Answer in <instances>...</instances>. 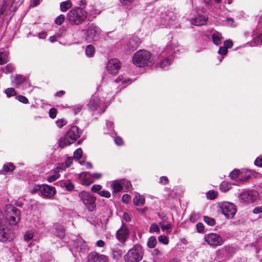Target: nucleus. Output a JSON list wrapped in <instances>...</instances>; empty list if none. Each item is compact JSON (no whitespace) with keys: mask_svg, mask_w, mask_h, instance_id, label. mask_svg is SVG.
<instances>
[{"mask_svg":"<svg viewBox=\"0 0 262 262\" xmlns=\"http://www.w3.org/2000/svg\"><path fill=\"white\" fill-rule=\"evenodd\" d=\"M81 135L79 128L76 126H73L66 133L64 137L59 141V146L63 147L74 143Z\"/></svg>","mask_w":262,"mask_h":262,"instance_id":"nucleus-1","label":"nucleus"},{"mask_svg":"<svg viewBox=\"0 0 262 262\" xmlns=\"http://www.w3.org/2000/svg\"><path fill=\"white\" fill-rule=\"evenodd\" d=\"M143 254L142 247L140 245H136L124 255V259L125 262H139L142 259Z\"/></svg>","mask_w":262,"mask_h":262,"instance_id":"nucleus-2","label":"nucleus"},{"mask_svg":"<svg viewBox=\"0 0 262 262\" xmlns=\"http://www.w3.org/2000/svg\"><path fill=\"white\" fill-rule=\"evenodd\" d=\"M133 62L139 67L147 66L151 62V54L145 50H139L133 56Z\"/></svg>","mask_w":262,"mask_h":262,"instance_id":"nucleus-3","label":"nucleus"},{"mask_svg":"<svg viewBox=\"0 0 262 262\" xmlns=\"http://www.w3.org/2000/svg\"><path fill=\"white\" fill-rule=\"evenodd\" d=\"M86 12L80 8H74L71 10L68 14L69 20L75 25H78L82 23L86 18Z\"/></svg>","mask_w":262,"mask_h":262,"instance_id":"nucleus-4","label":"nucleus"},{"mask_svg":"<svg viewBox=\"0 0 262 262\" xmlns=\"http://www.w3.org/2000/svg\"><path fill=\"white\" fill-rule=\"evenodd\" d=\"M6 218L10 225L16 226L20 219V212L17 208L10 205L7 207Z\"/></svg>","mask_w":262,"mask_h":262,"instance_id":"nucleus-5","label":"nucleus"},{"mask_svg":"<svg viewBox=\"0 0 262 262\" xmlns=\"http://www.w3.org/2000/svg\"><path fill=\"white\" fill-rule=\"evenodd\" d=\"M79 196L89 211L93 212L95 210L96 199L93 196L88 192L81 191L79 193Z\"/></svg>","mask_w":262,"mask_h":262,"instance_id":"nucleus-6","label":"nucleus"},{"mask_svg":"<svg viewBox=\"0 0 262 262\" xmlns=\"http://www.w3.org/2000/svg\"><path fill=\"white\" fill-rule=\"evenodd\" d=\"M88 106L89 110L95 114H101L104 112L106 107L104 103L96 96H92Z\"/></svg>","mask_w":262,"mask_h":262,"instance_id":"nucleus-7","label":"nucleus"},{"mask_svg":"<svg viewBox=\"0 0 262 262\" xmlns=\"http://www.w3.org/2000/svg\"><path fill=\"white\" fill-rule=\"evenodd\" d=\"M56 190L54 187L48 185H36L34 186V193L38 192L45 198H50L55 193Z\"/></svg>","mask_w":262,"mask_h":262,"instance_id":"nucleus-8","label":"nucleus"},{"mask_svg":"<svg viewBox=\"0 0 262 262\" xmlns=\"http://www.w3.org/2000/svg\"><path fill=\"white\" fill-rule=\"evenodd\" d=\"M221 211L227 219H232L236 212V207L233 203L224 202L220 205Z\"/></svg>","mask_w":262,"mask_h":262,"instance_id":"nucleus-9","label":"nucleus"},{"mask_svg":"<svg viewBox=\"0 0 262 262\" xmlns=\"http://www.w3.org/2000/svg\"><path fill=\"white\" fill-rule=\"evenodd\" d=\"M15 10L12 8L9 2H5L0 9V19L7 21L10 20Z\"/></svg>","mask_w":262,"mask_h":262,"instance_id":"nucleus-10","label":"nucleus"},{"mask_svg":"<svg viewBox=\"0 0 262 262\" xmlns=\"http://www.w3.org/2000/svg\"><path fill=\"white\" fill-rule=\"evenodd\" d=\"M205 241L209 245L212 246H220L222 245L224 241L217 233H210L205 235Z\"/></svg>","mask_w":262,"mask_h":262,"instance_id":"nucleus-11","label":"nucleus"},{"mask_svg":"<svg viewBox=\"0 0 262 262\" xmlns=\"http://www.w3.org/2000/svg\"><path fill=\"white\" fill-rule=\"evenodd\" d=\"M176 50H177L175 48H173L170 43H168L166 47L165 50H164L163 54H165V55H167L168 57L164 59L163 61H161V62L160 64V67L161 68H163L167 66H168L170 64L172 58L170 57V55L172 54L173 53H175L176 52Z\"/></svg>","mask_w":262,"mask_h":262,"instance_id":"nucleus-12","label":"nucleus"},{"mask_svg":"<svg viewBox=\"0 0 262 262\" xmlns=\"http://www.w3.org/2000/svg\"><path fill=\"white\" fill-rule=\"evenodd\" d=\"M87 258L88 262H108L107 256L96 252H90Z\"/></svg>","mask_w":262,"mask_h":262,"instance_id":"nucleus-13","label":"nucleus"},{"mask_svg":"<svg viewBox=\"0 0 262 262\" xmlns=\"http://www.w3.org/2000/svg\"><path fill=\"white\" fill-rule=\"evenodd\" d=\"M12 83L16 88H20L22 90H24L27 86H30V84L28 82L27 79L19 75H16L12 79Z\"/></svg>","mask_w":262,"mask_h":262,"instance_id":"nucleus-14","label":"nucleus"},{"mask_svg":"<svg viewBox=\"0 0 262 262\" xmlns=\"http://www.w3.org/2000/svg\"><path fill=\"white\" fill-rule=\"evenodd\" d=\"M257 197V193L255 191H246L240 195V199L243 202L251 203L254 202Z\"/></svg>","mask_w":262,"mask_h":262,"instance_id":"nucleus-15","label":"nucleus"},{"mask_svg":"<svg viewBox=\"0 0 262 262\" xmlns=\"http://www.w3.org/2000/svg\"><path fill=\"white\" fill-rule=\"evenodd\" d=\"M129 231L128 228L125 226H122V227L117 230L116 232L117 239L123 245L124 243L128 238Z\"/></svg>","mask_w":262,"mask_h":262,"instance_id":"nucleus-16","label":"nucleus"},{"mask_svg":"<svg viewBox=\"0 0 262 262\" xmlns=\"http://www.w3.org/2000/svg\"><path fill=\"white\" fill-rule=\"evenodd\" d=\"M120 67L119 60L117 58L112 59L107 63V71L111 74L117 73Z\"/></svg>","mask_w":262,"mask_h":262,"instance_id":"nucleus-17","label":"nucleus"},{"mask_svg":"<svg viewBox=\"0 0 262 262\" xmlns=\"http://www.w3.org/2000/svg\"><path fill=\"white\" fill-rule=\"evenodd\" d=\"M176 17V14L172 9L165 10L161 14V18L164 20V23H169L170 21L174 20Z\"/></svg>","mask_w":262,"mask_h":262,"instance_id":"nucleus-18","label":"nucleus"},{"mask_svg":"<svg viewBox=\"0 0 262 262\" xmlns=\"http://www.w3.org/2000/svg\"><path fill=\"white\" fill-rule=\"evenodd\" d=\"M79 178L83 185L88 186L93 182L92 174L88 172H83L79 174Z\"/></svg>","mask_w":262,"mask_h":262,"instance_id":"nucleus-19","label":"nucleus"},{"mask_svg":"<svg viewBox=\"0 0 262 262\" xmlns=\"http://www.w3.org/2000/svg\"><path fill=\"white\" fill-rule=\"evenodd\" d=\"M141 43V39L137 37H134L129 40L127 43L128 50L129 51H133L136 50Z\"/></svg>","mask_w":262,"mask_h":262,"instance_id":"nucleus-20","label":"nucleus"},{"mask_svg":"<svg viewBox=\"0 0 262 262\" xmlns=\"http://www.w3.org/2000/svg\"><path fill=\"white\" fill-rule=\"evenodd\" d=\"M208 17L204 15H198L192 19V23L195 26H201L206 24Z\"/></svg>","mask_w":262,"mask_h":262,"instance_id":"nucleus-21","label":"nucleus"},{"mask_svg":"<svg viewBox=\"0 0 262 262\" xmlns=\"http://www.w3.org/2000/svg\"><path fill=\"white\" fill-rule=\"evenodd\" d=\"M145 198L143 195L137 193L133 199V203L136 206L143 205L145 203Z\"/></svg>","mask_w":262,"mask_h":262,"instance_id":"nucleus-22","label":"nucleus"},{"mask_svg":"<svg viewBox=\"0 0 262 262\" xmlns=\"http://www.w3.org/2000/svg\"><path fill=\"white\" fill-rule=\"evenodd\" d=\"M8 58L7 49H1L0 50V65L7 63Z\"/></svg>","mask_w":262,"mask_h":262,"instance_id":"nucleus-23","label":"nucleus"},{"mask_svg":"<svg viewBox=\"0 0 262 262\" xmlns=\"http://www.w3.org/2000/svg\"><path fill=\"white\" fill-rule=\"evenodd\" d=\"M242 173L239 170L234 169L232 171L230 174L229 177L232 180H242ZM246 179H242L243 181L246 180Z\"/></svg>","mask_w":262,"mask_h":262,"instance_id":"nucleus-24","label":"nucleus"},{"mask_svg":"<svg viewBox=\"0 0 262 262\" xmlns=\"http://www.w3.org/2000/svg\"><path fill=\"white\" fill-rule=\"evenodd\" d=\"M159 225L161 226V228L163 231L166 232V233L168 234L171 232L172 225L169 222H166L163 224V222H159Z\"/></svg>","mask_w":262,"mask_h":262,"instance_id":"nucleus-25","label":"nucleus"},{"mask_svg":"<svg viewBox=\"0 0 262 262\" xmlns=\"http://www.w3.org/2000/svg\"><path fill=\"white\" fill-rule=\"evenodd\" d=\"M72 6V4L71 2L69 0L66 1L65 2H61L60 4V10L62 12L66 11L67 10L71 8Z\"/></svg>","mask_w":262,"mask_h":262,"instance_id":"nucleus-26","label":"nucleus"},{"mask_svg":"<svg viewBox=\"0 0 262 262\" xmlns=\"http://www.w3.org/2000/svg\"><path fill=\"white\" fill-rule=\"evenodd\" d=\"M3 169L5 174L9 172L13 171L15 169V166L12 163H8L5 164L3 166Z\"/></svg>","mask_w":262,"mask_h":262,"instance_id":"nucleus-27","label":"nucleus"},{"mask_svg":"<svg viewBox=\"0 0 262 262\" xmlns=\"http://www.w3.org/2000/svg\"><path fill=\"white\" fill-rule=\"evenodd\" d=\"M85 40L88 42H92L98 40L99 38V34H86Z\"/></svg>","mask_w":262,"mask_h":262,"instance_id":"nucleus-28","label":"nucleus"},{"mask_svg":"<svg viewBox=\"0 0 262 262\" xmlns=\"http://www.w3.org/2000/svg\"><path fill=\"white\" fill-rule=\"evenodd\" d=\"M112 188L113 189V192L116 193L121 191L123 187L119 182L115 181L112 183Z\"/></svg>","mask_w":262,"mask_h":262,"instance_id":"nucleus-29","label":"nucleus"},{"mask_svg":"<svg viewBox=\"0 0 262 262\" xmlns=\"http://www.w3.org/2000/svg\"><path fill=\"white\" fill-rule=\"evenodd\" d=\"M212 39L213 43L215 45L219 46L222 43L223 37L221 35V34H212Z\"/></svg>","mask_w":262,"mask_h":262,"instance_id":"nucleus-30","label":"nucleus"},{"mask_svg":"<svg viewBox=\"0 0 262 262\" xmlns=\"http://www.w3.org/2000/svg\"><path fill=\"white\" fill-rule=\"evenodd\" d=\"M117 83H121L123 84H130L131 83L130 80L128 78H124L122 77H119L115 81V82H112V85H116Z\"/></svg>","mask_w":262,"mask_h":262,"instance_id":"nucleus-31","label":"nucleus"},{"mask_svg":"<svg viewBox=\"0 0 262 262\" xmlns=\"http://www.w3.org/2000/svg\"><path fill=\"white\" fill-rule=\"evenodd\" d=\"M122 255V251L121 250L115 248L112 250V256L114 259L116 260L119 259Z\"/></svg>","mask_w":262,"mask_h":262,"instance_id":"nucleus-32","label":"nucleus"},{"mask_svg":"<svg viewBox=\"0 0 262 262\" xmlns=\"http://www.w3.org/2000/svg\"><path fill=\"white\" fill-rule=\"evenodd\" d=\"M231 188V185L226 181L223 182L220 186V190L223 192L229 190Z\"/></svg>","mask_w":262,"mask_h":262,"instance_id":"nucleus-33","label":"nucleus"},{"mask_svg":"<svg viewBox=\"0 0 262 262\" xmlns=\"http://www.w3.org/2000/svg\"><path fill=\"white\" fill-rule=\"evenodd\" d=\"M95 48L92 45H88L85 48V54L88 57H92L95 53Z\"/></svg>","mask_w":262,"mask_h":262,"instance_id":"nucleus-34","label":"nucleus"},{"mask_svg":"<svg viewBox=\"0 0 262 262\" xmlns=\"http://www.w3.org/2000/svg\"><path fill=\"white\" fill-rule=\"evenodd\" d=\"M147 246L149 248H154L157 244V239L155 236L150 237L147 241Z\"/></svg>","mask_w":262,"mask_h":262,"instance_id":"nucleus-35","label":"nucleus"},{"mask_svg":"<svg viewBox=\"0 0 262 262\" xmlns=\"http://www.w3.org/2000/svg\"><path fill=\"white\" fill-rule=\"evenodd\" d=\"M5 93L6 94L7 97H10L11 96H15L16 94L15 89L13 88H10L6 89L5 90Z\"/></svg>","mask_w":262,"mask_h":262,"instance_id":"nucleus-36","label":"nucleus"},{"mask_svg":"<svg viewBox=\"0 0 262 262\" xmlns=\"http://www.w3.org/2000/svg\"><path fill=\"white\" fill-rule=\"evenodd\" d=\"M23 1L24 0H13L10 5L11 7L16 11L17 8L21 4Z\"/></svg>","mask_w":262,"mask_h":262,"instance_id":"nucleus-37","label":"nucleus"},{"mask_svg":"<svg viewBox=\"0 0 262 262\" xmlns=\"http://www.w3.org/2000/svg\"><path fill=\"white\" fill-rule=\"evenodd\" d=\"M59 176L60 174L58 172H55L53 174L48 177L47 180L49 182L51 183L57 180L59 178Z\"/></svg>","mask_w":262,"mask_h":262,"instance_id":"nucleus-38","label":"nucleus"},{"mask_svg":"<svg viewBox=\"0 0 262 262\" xmlns=\"http://www.w3.org/2000/svg\"><path fill=\"white\" fill-rule=\"evenodd\" d=\"M224 24L229 27H234L235 26L234 20L232 18H227L224 20Z\"/></svg>","mask_w":262,"mask_h":262,"instance_id":"nucleus-39","label":"nucleus"},{"mask_svg":"<svg viewBox=\"0 0 262 262\" xmlns=\"http://www.w3.org/2000/svg\"><path fill=\"white\" fill-rule=\"evenodd\" d=\"M89 31L90 33H99L101 30L95 25L91 24L89 27Z\"/></svg>","mask_w":262,"mask_h":262,"instance_id":"nucleus-40","label":"nucleus"},{"mask_svg":"<svg viewBox=\"0 0 262 262\" xmlns=\"http://www.w3.org/2000/svg\"><path fill=\"white\" fill-rule=\"evenodd\" d=\"M253 46H258L262 44V34H259L255 38L253 39Z\"/></svg>","mask_w":262,"mask_h":262,"instance_id":"nucleus-41","label":"nucleus"},{"mask_svg":"<svg viewBox=\"0 0 262 262\" xmlns=\"http://www.w3.org/2000/svg\"><path fill=\"white\" fill-rule=\"evenodd\" d=\"M204 221L209 226H213L215 224V220L208 216H204Z\"/></svg>","mask_w":262,"mask_h":262,"instance_id":"nucleus-42","label":"nucleus"},{"mask_svg":"<svg viewBox=\"0 0 262 262\" xmlns=\"http://www.w3.org/2000/svg\"><path fill=\"white\" fill-rule=\"evenodd\" d=\"M82 151L81 149L78 148L75 150V151L74 153V159H76L77 160H78L82 157Z\"/></svg>","mask_w":262,"mask_h":262,"instance_id":"nucleus-43","label":"nucleus"},{"mask_svg":"<svg viewBox=\"0 0 262 262\" xmlns=\"http://www.w3.org/2000/svg\"><path fill=\"white\" fill-rule=\"evenodd\" d=\"M149 232L150 233L158 232L160 233V228L158 225L156 224H152L149 229Z\"/></svg>","mask_w":262,"mask_h":262,"instance_id":"nucleus-44","label":"nucleus"},{"mask_svg":"<svg viewBox=\"0 0 262 262\" xmlns=\"http://www.w3.org/2000/svg\"><path fill=\"white\" fill-rule=\"evenodd\" d=\"M159 242L164 244L167 245L169 243L168 238L165 235H160L158 238Z\"/></svg>","mask_w":262,"mask_h":262,"instance_id":"nucleus-45","label":"nucleus"},{"mask_svg":"<svg viewBox=\"0 0 262 262\" xmlns=\"http://www.w3.org/2000/svg\"><path fill=\"white\" fill-rule=\"evenodd\" d=\"M64 19V15L61 14L56 18L55 22L57 25H60L63 23Z\"/></svg>","mask_w":262,"mask_h":262,"instance_id":"nucleus-46","label":"nucleus"},{"mask_svg":"<svg viewBox=\"0 0 262 262\" xmlns=\"http://www.w3.org/2000/svg\"><path fill=\"white\" fill-rule=\"evenodd\" d=\"M67 121L63 119H58L56 121V124L59 128H61L67 124Z\"/></svg>","mask_w":262,"mask_h":262,"instance_id":"nucleus-47","label":"nucleus"},{"mask_svg":"<svg viewBox=\"0 0 262 262\" xmlns=\"http://www.w3.org/2000/svg\"><path fill=\"white\" fill-rule=\"evenodd\" d=\"M216 195H217L216 192H215L214 191H211V190L209 191L206 194L207 198L210 200L214 199L215 198V197L216 196Z\"/></svg>","mask_w":262,"mask_h":262,"instance_id":"nucleus-48","label":"nucleus"},{"mask_svg":"<svg viewBox=\"0 0 262 262\" xmlns=\"http://www.w3.org/2000/svg\"><path fill=\"white\" fill-rule=\"evenodd\" d=\"M35 227L36 229L35 230L36 233H41L44 231V225L43 223L39 224L38 226L35 225Z\"/></svg>","mask_w":262,"mask_h":262,"instance_id":"nucleus-49","label":"nucleus"},{"mask_svg":"<svg viewBox=\"0 0 262 262\" xmlns=\"http://www.w3.org/2000/svg\"><path fill=\"white\" fill-rule=\"evenodd\" d=\"M57 110L55 108H51L50 110H49V116L52 118V119H54L56 115H57Z\"/></svg>","mask_w":262,"mask_h":262,"instance_id":"nucleus-50","label":"nucleus"},{"mask_svg":"<svg viewBox=\"0 0 262 262\" xmlns=\"http://www.w3.org/2000/svg\"><path fill=\"white\" fill-rule=\"evenodd\" d=\"M16 99L18 100L19 102L25 104L27 103L28 101V99L26 97L21 95L16 96Z\"/></svg>","mask_w":262,"mask_h":262,"instance_id":"nucleus-51","label":"nucleus"},{"mask_svg":"<svg viewBox=\"0 0 262 262\" xmlns=\"http://www.w3.org/2000/svg\"><path fill=\"white\" fill-rule=\"evenodd\" d=\"M99 194L102 196L106 198H109L111 196V193L107 190H102L99 192Z\"/></svg>","mask_w":262,"mask_h":262,"instance_id":"nucleus-52","label":"nucleus"},{"mask_svg":"<svg viewBox=\"0 0 262 262\" xmlns=\"http://www.w3.org/2000/svg\"><path fill=\"white\" fill-rule=\"evenodd\" d=\"M5 70H4V71L6 73H10V72H12L14 69V68L13 67V66L11 64H8L5 67Z\"/></svg>","mask_w":262,"mask_h":262,"instance_id":"nucleus-53","label":"nucleus"},{"mask_svg":"<svg viewBox=\"0 0 262 262\" xmlns=\"http://www.w3.org/2000/svg\"><path fill=\"white\" fill-rule=\"evenodd\" d=\"M101 189V186L100 185H94L91 188V190L94 192H99Z\"/></svg>","mask_w":262,"mask_h":262,"instance_id":"nucleus-54","label":"nucleus"},{"mask_svg":"<svg viewBox=\"0 0 262 262\" xmlns=\"http://www.w3.org/2000/svg\"><path fill=\"white\" fill-rule=\"evenodd\" d=\"M224 47L227 49L231 48L233 46V42L231 40H227L224 42Z\"/></svg>","mask_w":262,"mask_h":262,"instance_id":"nucleus-55","label":"nucleus"},{"mask_svg":"<svg viewBox=\"0 0 262 262\" xmlns=\"http://www.w3.org/2000/svg\"><path fill=\"white\" fill-rule=\"evenodd\" d=\"M227 49L224 47H220L218 51V53L221 55H225L227 53Z\"/></svg>","mask_w":262,"mask_h":262,"instance_id":"nucleus-56","label":"nucleus"},{"mask_svg":"<svg viewBox=\"0 0 262 262\" xmlns=\"http://www.w3.org/2000/svg\"><path fill=\"white\" fill-rule=\"evenodd\" d=\"M158 216L162 220L161 222H163V224L166 223V222H168L167 221V216L164 213H158Z\"/></svg>","mask_w":262,"mask_h":262,"instance_id":"nucleus-57","label":"nucleus"},{"mask_svg":"<svg viewBox=\"0 0 262 262\" xmlns=\"http://www.w3.org/2000/svg\"><path fill=\"white\" fill-rule=\"evenodd\" d=\"M106 125L108 128V130L113 131L114 129V124L111 121H107L106 122Z\"/></svg>","mask_w":262,"mask_h":262,"instance_id":"nucleus-58","label":"nucleus"},{"mask_svg":"<svg viewBox=\"0 0 262 262\" xmlns=\"http://www.w3.org/2000/svg\"><path fill=\"white\" fill-rule=\"evenodd\" d=\"M115 143L118 145H121L123 144V140L120 137H116L114 138Z\"/></svg>","mask_w":262,"mask_h":262,"instance_id":"nucleus-59","label":"nucleus"},{"mask_svg":"<svg viewBox=\"0 0 262 262\" xmlns=\"http://www.w3.org/2000/svg\"><path fill=\"white\" fill-rule=\"evenodd\" d=\"M197 230L199 232H202L204 231V227L202 223H199L196 225Z\"/></svg>","mask_w":262,"mask_h":262,"instance_id":"nucleus-60","label":"nucleus"},{"mask_svg":"<svg viewBox=\"0 0 262 262\" xmlns=\"http://www.w3.org/2000/svg\"><path fill=\"white\" fill-rule=\"evenodd\" d=\"M56 235L59 237L62 238L64 236V231L62 228H61L59 230V231H57L55 233Z\"/></svg>","mask_w":262,"mask_h":262,"instance_id":"nucleus-61","label":"nucleus"},{"mask_svg":"<svg viewBox=\"0 0 262 262\" xmlns=\"http://www.w3.org/2000/svg\"><path fill=\"white\" fill-rule=\"evenodd\" d=\"M168 182V179L166 177H161L160 179V183L163 185H165Z\"/></svg>","mask_w":262,"mask_h":262,"instance_id":"nucleus-62","label":"nucleus"},{"mask_svg":"<svg viewBox=\"0 0 262 262\" xmlns=\"http://www.w3.org/2000/svg\"><path fill=\"white\" fill-rule=\"evenodd\" d=\"M33 238V233H26L24 236L25 240L27 242L30 241Z\"/></svg>","mask_w":262,"mask_h":262,"instance_id":"nucleus-63","label":"nucleus"},{"mask_svg":"<svg viewBox=\"0 0 262 262\" xmlns=\"http://www.w3.org/2000/svg\"><path fill=\"white\" fill-rule=\"evenodd\" d=\"M255 165L262 167V158H257L254 161Z\"/></svg>","mask_w":262,"mask_h":262,"instance_id":"nucleus-64","label":"nucleus"}]
</instances>
